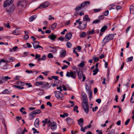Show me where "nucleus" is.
<instances>
[{"instance_id": "nucleus-1", "label": "nucleus", "mask_w": 134, "mask_h": 134, "mask_svg": "<svg viewBox=\"0 0 134 134\" xmlns=\"http://www.w3.org/2000/svg\"><path fill=\"white\" fill-rule=\"evenodd\" d=\"M114 34H110L106 36L102 41V43L105 45L109 41L113 40L114 37Z\"/></svg>"}, {"instance_id": "nucleus-2", "label": "nucleus", "mask_w": 134, "mask_h": 134, "mask_svg": "<svg viewBox=\"0 0 134 134\" xmlns=\"http://www.w3.org/2000/svg\"><path fill=\"white\" fill-rule=\"evenodd\" d=\"M83 103L82 104L83 109L85 113H88L89 111L87 98L83 99Z\"/></svg>"}, {"instance_id": "nucleus-3", "label": "nucleus", "mask_w": 134, "mask_h": 134, "mask_svg": "<svg viewBox=\"0 0 134 134\" xmlns=\"http://www.w3.org/2000/svg\"><path fill=\"white\" fill-rule=\"evenodd\" d=\"M47 125L48 127H51V129L53 131L55 130L57 127V125L56 122L54 121L51 122L50 120H48Z\"/></svg>"}, {"instance_id": "nucleus-4", "label": "nucleus", "mask_w": 134, "mask_h": 134, "mask_svg": "<svg viewBox=\"0 0 134 134\" xmlns=\"http://www.w3.org/2000/svg\"><path fill=\"white\" fill-rule=\"evenodd\" d=\"M66 76L68 77H71L72 78L75 79L76 76V72L75 71H67L66 72Z\"/></svg>"}, {"instance_id": "nucleus-5", "label": "nucleus", "mask_w": 134, "mask_h": 134, "mask_svg": "<svg viewBox=\"0 0 134 134\" xmlns=\"http://www.w3.org/2000/svg\"><path fill=\"white\" fill-rule=\"evenodd\" d=\"M55 96V97L58 99L60 100L63 99V96L61 92L56 91L54 92Z\"/></svg>"}, {"instance_id": "nucleus-6", "label": "nucleus", "mask_w": 134, "mask_h": 134, "mask_svg": "<svg viewBox=\"0 0 134 134\" xmlns=\"http://www.w3.org/2000/svg\"><path fill=\"white\" fill-rule=\"evenodd\" d=\"M86 22L82 21V24L79 25L78 28L80 30H83L86 28Z\"/></svg>"}, {"instance_id": "nucleus-7", "label": "nucleus", "mask_w": 134, "mask_h": 134, "mask_svg": "<svg viewBox=\"0 0 134 134\" xmlns=\"http://www.w3.org/2000/svg\"><path fill=\"white\" fill-rule=\"evenodd\" d=\"M39 44V42L38 41H35L33 42V47L35 49H36L39 48H41L42 49H43V48L42 47L38 45Z\"/></svg>"}, {"instance_id": "nucleus-8", "label": "nucleus", "mask_w": 134, "mask_h": 134, "mask_svg": "<svg viewBox=\"0 0 134 134\" xmlns=\"http://www.w3.org/2000/svg\"><path fill=\"white\" fill-rule=\"evenodd\" d=\"M13 1L14 0H6L4 2V7H5L9 6L10 4L12 3Z\"/></svg>"}, {"instance_id": "nucleus-9", "label": "nucleus", "mask_w": 134, "mask_h": 134, "mask_svg": "<svg viewBox=\"0 0 134 134\" xmlns=\"http://www.w3.org/2000/svg\"><path fill=\"white\" fill-rule=\"evenodd\" d=\"M76 71V72L78 74V76L79 78L80 79H81L83 75V72L82 70L79 69H77Z\"/></svg>"}, {"instance_id": "nucleus-10", "label": "nucleus", "mask_w": 134, "mask_h": 134, "mask_svg": "<svg viewBox=\"0 0 134 134\" xmlns=\"http://www.w3.org/2000/svg\"><path fill=\"white\" fill-rule=\"evenodd\" d=\"M49 4V3L48 2L43 3L40 5V6L38 7L41 9L47 7Z\"/></svg>"}, {"instance_id": "nucleus-11", "label": "nucleus", "mask_w": 134, "mask_h": 134, "mask_svg": "<svg viewBox=\"0 0 134 134\" xmlns=\"http://www.w3.org/2000/svg\"><path fill=\"white\" fill-rule=\"evenodd\" d=\"M41 112V111L39 109L36 110L30 114V115L32 117H34V115L37 114H40Z\"/></svg>"}, {"instance_id": "nucleus-12", "label": "nucleus", "mask_w": 134, "mask_h": 134, "mask_svg": "<svg viewBox=\"0 0 134 134\" xmlns=\"http://www.w3.org/2000/svg\"><path fill=\"white\" fill-rule=\"evenodd\" d=\"M66 121L69 125H71L74 124L73 120L69 117H68L66 118Z\"/></svg>"}, {"instance_id": "nucleus-13", "label": "nucleus", "mask_w": 134, "mask_h": 134, "mask_svg": "<svg viewBox=\"0 0 134 134\" xmlns=\"http://www.w3.org/2000/svg\"><path fill=\"white\" fill-rule=\"evenodd\" d=\"M90 19L89 18L88 16V15H85L84 16L83 18V20L82 21H84V22H85V21H86V23H87V22H90Z\"/></svg>"}, {"instance_id": "nucleus-14", "label": "nucleus", "mask_w": 134, "mask_h": 134, "mask_svg": "<svg viewBox=\"0 0 134 134\" xmlns=\"http://www.w3.org/2000/svg\"><path fill=\"white\" fill-rule=\"evenodd\" d=\"M72 36V34L70 33H68L66 34L65 36V39L66 41L69 40L71 38Z\"/></svg>"}, {"instance_id": "nucleus-15", "label": "nucleus", "mask_w": 134, "mask_h": 134, "mask_svg": "<svg viewBox=\"0 0 134 134\" xmlns=\"http://www.w3.org/2000/svg\"><path fill=\"white\" fill-rule=\"evenodd\" d=\"M78 123L79 125L80 126H82L83 124V120L82 118H80L79 119L77 120Z\"/></svg>"}, {"instance_id": "nucleus-16", "label": "nucleus", "mask_w": 134, "mask_h": 134, "mask_svg": "<svg viewBox=\"0 0 134 134\" xmlns=\"http://www.w3.org/2000/svg\"><path fill=\"white\" fill-rule=\"evenodd\" d=\"M66 55V51L65 50H63L61 51L60 56L61 58L64 57Z\"/></svg>"}, {"instance_id": "nucleus-17", "label": "nucleus", "mask_w": 134, "mask_h": 134, "mask_svg": "<svg viewBox=\"0 0 134 134\" xmlns=\"http://www.w3.org/2000/svg\"><path fill=\"white\" fill-rule=\"evenodd\" d=\"M11 91L7 89L4 90L2 92L3 94H9L11 93Z\"/></svg>"}, {"instance_id": "nucleus-18", "label": "nucleus", "mask_w": 134, "mask_h": 134, "mask_svg": "<svg viewBox=\"0 0 134 134\" xmlns=\"http://www.w3.org/2000/svg\"><path fill=\"white\" fill-rule=\"evenodd\" d=\"M90 2L88 1H85L81 4V6L82 8H83L87 5V4H89Z\"/></svg>"}, {"instance_id": "nucleus-19", "label": "nucleus", "mask_w": 134, "mask_h": 134, "mask_svg": "<svg viewBox=\"0 0 134 134\" xmlns=\"http://www.w3.org/2000/svg\"><path fill=\"white\" fill-rule=\"evenodd\" d=\"M12 33L14 35H19L21 34V32L18 29H16L13 31Z\"/></svg>"}, {"instance_id": "nucleus-20", "label": "nucleus", "mask_w": 134, "mask_h": 134, "mask_svg": "<svg viewBox=\"0 0 134 134\" xmlns=\"http://www.w3.org/2000/svg\"><path fill=\"white\" fill-rule=\"evenodd\" d=\"M48 37L51 40H54L56 38V36L53 34H52L51 35H50Z\"/></svg>"}, {"instance_id": "nucleus-21", "label": "nucleus", "mask_w": 134, "mask_h": 134, "mask_svg": "<svg viewBox=\"0 0 134 134\" xmlns=\"http://www.w3.org/2000/svg\"><path fill=\"white\" fill-rule=\"evenodd\" d=\"M51 85V84L47 83L46 84L44 85L43 86L46 89H47L50 88Z\"/></svg>"}, {"instance_id": "nucleus-22", "label": "nucleus", "mask_w": 134, "mask_h": 134, "mask_svg": "<svg viewBox=\"0 0 134 134\" xmlns=\"http://www.w3.org/2000/svg\"><path fill=\"white\" fill-rule=\"evenodd\" d=\"M46 59V56L45 55H43L42 56L41 58L40 57V58L38 59L37 61L38 62H39L41 60H44Z\"/></svg>"}, {"instance_id": "nucleus-23", "label": "nucleus", "mask_w": 134, "mask_h": 134, "mask_svg": "<svg viewBox=\"0 0 134 134\" xmlns=\"http://www.w3.org/2000/svg\"><path fill=\"white\" fill-rule=\"evenodd\" d=\"M108 27L106 26H103L100 30V32H105V30L107 29Z\"/></svg>"}, {"instance_id": "nucleus-24", "label": "nucleus", "mask_w": 134, "mask_h": 134, "mask_svg": "<svg viewBox=\"0 0 134 134\" xmlns=\"http://www.w3.org/2000/svg\"><path fill=\"white\" fill-rule=\"evenodd\" d=\"M130 13L132 14L134 13V6L133 5L130 6Z\"/></svg>"}, {"instance_id": "nucleus-25", "label": "nucleus", "mask_w": 134, "mask_h": 134, "mask_svg": "<svg viewBox=\"0 0 134 134\" xmlns=\"http://www.w3.org/2000/svg\"><path fill=\"white\" fill-rule=\"evenodd\" d=\"M85 62L84 61H82L78 65V66H79L81 68H83L85 66Z\"/></svg>"}, {"instance_id": "nucleus-26", "label": "nucleus", "mask_w": 134, "mask_h": 134, "mask_svg": "<svg viewBox=\"0 0 134 134\" xmlns=\"http://www.w3.org/2000/svg\"><path fill=\"white\" fill-rule=\"evenodd\" d=\"M36 17V15H34L31 16L29 19L30 21L31 22L33 21Z\"/></svg>"}, {"instance_id": "nucleus-27", "label": "nucleus", "mask_w": 134, "mask_h": 134, "mask_svg": "<svg viewBox=\"0 0 134 134\" xmlns=\"http://www.w3.org/2000/svg\"><path fill=\"white\" fill-rule=\"evenodd\" d=\"M86 36V34L85 32H82L80 35V37H85Z\"/></svg>"}, {"instance_id": "nucleus-28", "label": "nucleus", "mask_w": 134, "mask_h": 134, "mask_svg": "<svg viewBox=\"0 0 134 134\" xmlns=\"http://www.w3.org/2000/svg\"><path fill=\"white\" fill-rule=\"evenodd\" d=\"M98 71L99 70L98 68L95 69L93 71V75H96Z\"/></svg>"}, {"instance_id": "nucleus-29", "label": "nucleus", "mask_w": 134, "mask_h": 134, "mask_svg": "<svg viewBox=\"0 0 134 134\" xmlns=\"http://www.w3.org/2000/svg\"><path fill=\"white\" fill-rule=\"evenodd\" d=\"M89 98L90 99L92 97V91L90 89H88Z\"/></svg>"}, {"instance_id": "nucleus-30", "label": "nucleus", "mask_w": 134, "mask_h": 134, "mask_svg": "<svg viewBox=\"0 0 134 134\" xmlns=\"http://www.w3.org/2000/svg\"><path fill=\"white\" fill-rule=\"evenodd\" d=\"M81 95L83 99L87 98V96L86 93L84 92H82L81 93Z\"/></svg>"}, {"instance_id": "nucleus-31", "label": "nucleus", "mask_w": 134, "mask_h": 134, "mask_svg": "<svg viewBox=\"0 0 134 134\" xmlns=\"http://www.w3.org/2000/svg\"><path fill=\"white\" fill-rule=\"evenodd\" d=\"M43 82L42 81L38 82L36 83L35 85L36 86H38L40 85H42L43 84Z\"/></svg>"}, {"instance_id": "nucleus-32", "label": "nucleus", "mask_w": 134, "mask_h": 134, "mask_svg": "<svg viewBox=\"0 0 134 134\" xmlns=\"http://www.w3.org/2000/svg\"><path fill=\"white\" fill-rule=\"evenodd\" d=\"M94 32V29H92L91 31H87V34H93Z\"/></svg>"}, {"instance_id": "nucleus-33", "label": "nucleus", "mask_w": 134, "mask_h": 134, "mask_svg": "<svg viewBox=\"0 0 134 134\" xmlns=\"http://www.w3.org/2000/svg\"><path fill=\"white\" fill-rule=\"evenodd\" d=\"M82 8L81 5L80 6H77L76 7V8L75 9V10L77 11H78L80 10L81 8Z\"/></svg>"}, {"instance_id": "nucleus-34", "label": "nucleus", "mask_w": 134, "mask_h": 134, "mask_svg": "<svg viewBox=\"0 0 134 134\" xmlns=\"http://www.w3.org/2000/svg\"><path fill=\"white\" fill-rule=\"evenodd\" d=\"M100 22V21L99 19H96L92 23L93 24H98Z\"/></svg>"}, {"instance_id": "nucleus-35", "label": "nucleus", "mask_w": 134, "mask_h": 134, "mask_svg": "<svg viewBox=\"0 0 134 134\" xmlns=\"http://www.w3.org/2000/svg\"><path fill=\"white\" fill-rule=\"evenodd\" d=\"M76 22L77 23H78L79 25H80V24H82V21H81V19H79L78 20H76Z\"/></svg>"}, {"instance_id": "nucleus-36", "label": "nucleus", "mask_w": 134, "mask_h": 134, "mask_svg": "<svg viewBox=\"0 0 134 134\" xmlns=\"http://www.w3.org/2000/svg\"><path fill=\"white\" fill-rule=\"evenodd\" d=\"M78 108V107L76 105L75 107H74V111H76L77 113H78L79 112V110H77Z\"/></svg>"}, {"instance_id": "nucleus-37", "label": "nucleus", "mask_w": 134, "mask_h": 134, "mask_svg": "<svg viewBox=\"0 0 134 134\" xmlns=\"http://www.w3.org/2000/svg\"><path fill=\"white\" fill-rule=\"evenodd\" d=\"M133 57L132 56L128 58L127 59V62H128L132 61L133 59Z\"/></svg>"}, {"instance_id": "nucleus-38", "label": "nucleus", "mask_w": 134, "mask_h": 134, "mask_svg": "<svg viewBox=\"0 0 134 134\" xmlns=\"http://www.w3.org/2000/svg\"><path fill=\"white\" fill-rule=\"evenodd\" d=\"M66 46L70 48L72 46V44L70 42H67L66 43Z\"/></svg>"}, {"instance_id": "nucleus-39", "label": "nucleus", "mask_w": 134, "mask_h": 134, "mask_svg": "<svg viewBox=\"0 0 134 134\" xmlns=\"http://www.w3.org/2000/svg\"><path fill=\"white\" fill-rule=\"evenodd\" d=\"M41 78L42 80L43 79H44L43 77L41 75H40L36 79V81H38V79H39Z\"/></svg>"}, {"instance_id": "nucleus-40", "label": "nucleus", "mask_w": 134, "mask_h": 134, "mask_svg": "<svg viewBox=\"0 0 134 134\" xmlns=\"http://www.w3.org/2000/svg\"><path fill=\"white\" fill-rule=\"evenodd\" d=\"M47 57L48 58H51L53 57V55L52 53H49L48 54Z\"/></svg>"}, {"instance_id": "nucleus-41", "label": "nucleus", "mask_w": 134, "mask_h": 134, "mask_svg": "<svg viewBox=\"0 0 134 134\" xmlns=\"http://www.w3.org/2000/svg\"><path fill=\"white\" fill-rule=\"evenodd\" d=\"M39 120L38 119H36L35 121V124L37 125L38 126L39 124Z\"/></svg>"}, {"instance_id": "nucleus-42", "label": "nucleus", "mask_w": 134, "mask_h": 134, "mask_svg": "<svg viewBox=\"0 0 134 134\" xmlns=\"http://www.w3.org/2000/svg\"><path fill=\"white\" fill-rule=\"evenodd\" d=\"M5 82V80L4 79L3 77H2L0 79V83L2 84L4 83Z\"/></svg>"}, {"instance_id": "nucleus-43", "label": "nucleus", "mask_w": 134, "mask_h": 134, "mask_svg": "<svg viewBox=\"0 0 134 134\" xmlns=\"http://www.w3.org/2000/svg\"><path fill=\"white\" fill-rule=\"evenodd\" d=\"M32 130L34 131V133H39V132L38 131H37L36 129L35 128H32Z\"/></svg>"}, {"instance_id": "nucleus-44", "label": "nucleus", "mask_w": 134, "mask_h": 134, "mask_svg": "<svg viewBox=\"0 0 134 134\" xmlns=\"http://www.w3.org/2000/svg\"><path fill=\"white\" fill-rule=\"evenodd\" d=\"M101 10V9L100 8H99L98 9H93L94 11V12L96 13L99 12Z\"/></svg>"}, {"instance_id": "nucleus-45", "label": "nucleus", "mask_w": 134, "mask_h": 134, "mask_svg": "<svg viewBox=\"0 0 134 134\" xmlns=\"http://www.w3.org/2000/svg\"><path fill=\"white\" fill-rule=\"evenodd\" d=\"M4 79L5 80V81H7L8 79H10V78L8 76H6L4 77H3Z\"/></svg>"}, {"instance_id": "nucleus-46", "label": "nucleus", "mask_w": 134, "mask_h": 134, "mask_svg": "<svg viewBox=\"0 0 134 134\" xmlns=\"http://www.w3.org/2000/svg\"><path fill=\"white\" fill-rule=\"evenodd\" d=\"M48 121V119H46L44 120H42V123H44V124H46L47 123V124Z\"/></svg>"}, {"instance_id": "nucleus-47", "label": "nucleus", "mask_w": 134, "mask_h": 134, "mask_svg": "<svg viewBox=\"0 0 134 134\" xmlns=\"http://www.w3.org/2000/svg\"><path fill=\"white\" fill-rule=\"evenodd\" d=\"M14 87H15V88H19L20 89H22L24 88V87H20V86H15L14 85Z\"/></svg>"}, {"instance_id": "nucleus-48", "label": "nucleus", "mask_w": 134, "mask_h": 134, "mask_svg": "<svg viewBox=\"0 0 134 134\" xmlns=\"http://www.w3.org/2000/svg\"><path fill=\"white\" fill-rule=\"evenodd\" d=\"M17 84H18L19 85H22V86H23L24 85V83L23 82L21 81L18 82H17Z\"/></svg>"}, {"instance_id": "nucleus-49", "label": "nucleus", "mask_w": 134, "mask_h": 134, "mask_svg": "<svg viewBox=\"0 0 134 134\" xmlns=\"http://www.w3.org/2000/svg\"><path fill=\"white\" fill-rule=\"evenodd\" d=\"M98 107L97 106H96L94 108H92V110L93 112H94L96 110L98 109Z\"/></svg>"}, {"instance_id": "nucleus-50", "label": "nucleus", "mask_w": 134, "mask_h": 134, "mask_svg": "<svg viewBox=\"0 0 134 134\" xmlns=\"http://www.w3.org/2000/svg\"><path fill=\"white\" fill-rule=\"evenodd\" d=\"M4 26L9 28L10 27V26L9 25V23H7V24H4Z\"/></svg>"}, {"instance_id": "nucleus-51", "label": "nucleus", "mask_w": 134, "mask_h": 134, "mask_svg": "<svg viewBox=\"0 0 134 134\" xmlns=\"http://www.w3.org/2000/svg\"><path fill=\"white\" fill-rule=\"evenodd\" d=\"M35 59H37V58L38 59L40 58V57H41V55L39 54H35Z\"/></svg>"}, {"instance_id": "nucleus-52", "label": "nucleus", "mask_w": 134, "mask_h": 134, "mask_svg": "<svg viewBox=\"0 0 134 134\" xmlns=\"http://www.w3.org/2000/svg\"><path fill=\"white\" fill-rule=\"evenodd\" d=\"M52 52L53 53H55L56 52L57 50L55 48H53L51 50Z\"/></svg>"}, {"instance_id": "nucleus-53", "label": "nucleus", "mask_w": 134, "mask_h": 134, "mask_svg": "<svg viewBox=\"0 0 134 134\" xmlns=\"http://www.w3.org/2000/svg\"><path fill=\"white\" fill-rule=\"evenodd\" d=\"M57 25V24L56 23H54L52 24V27L53 29H54L56 28V26Z\"/></svg>"}, {"instance_id": "nucleus-54", "label": "nucleus", "mask_w": 134, "mask_h": 134, "mask_svg": "<svg viewBox=\"0 0 134 134\" xmlns=\"http://www.w3.org/2000/svg\"><path fill=\"white\" fill-rule=\"evenodd\" d=\"M130 119H128L125 122V125H128Z\"/></svg>"}, {"instance_id": "nucleus-55", "label": "nucleus", "mask_w": 134, "mask_h": 134, "mask_svg": "<svg viewBox=\"0 0 134 134\" xmlns=\"http://www.w3.org/2000/svg\"><path fill=\"white\" fill-rule=\"evenodd\" d=\"M54 17H52L51 15H49V18L48 19V20H54Z\"/></svg>"}, {"instance_id": "nucleus-56", "label": "nucleus", "mask_w": 134, "mask_h": 134, "mask_svg": "<svg viewBox=\"0 0 134 134\" xmlns=\"http://www.w3.org/2000/svg\"><path fill=\"white\" fill-rule=\"evenodd\" d=\"M52 78L53 79H55L56 80H57L58 79V77L57 76H52Z\"/></svg>"}, {"instance_id": "nucleus-57", "label": "nucleus", "mask_w": 134, "mask_h": 134, "mask_svg": "<svg viewBox=\"0 0 134 134\" xmlns=\"http://www.w3.org/2000/svg\"><path fill=\"white\" fill-rule=\"evenodd\" d=\"M47 104L48 105H49L50 107H52V105L51 103L50 102H48L47 103Z\"/></svg>"}, {"instance_id": "nucleus-58", "label": "nucleus", "mask_w": 134, "mask_h": 134, "mask_svg": "<svg viewBox=\"0 0 134 134\" xmlns=\"http://www.w3.org/2000/svg\"><path fill=\"white\" fill-rule=\"evenodd\" d=\"M96 101L99 104L101 102V100L100 99H96Z\"/></svg>"}, {"instance_id": "nucleus-59", "label": "nucleus", "mask_w": 134, "mask_h": 134, "mask_svg": "<svg viewBox=\"0 0 134 134\" xmlns=\"http://www.w3.org/2000/svg\"><path fill=\"white\" fill-rule=\"evenodd\" d=\"M104 16L103 15H102L99 17V18L100 20H102L104 18Z\"/></svg>"}, {"instance_id": "nucleus-60", "label": "nucleus", "mask_w": 134, "mask_h": 134, "mask_svg": "<svg viewBox=\"0 0 134 134\" xmlns=\"http://www.w3.org/2000/svg\"><path fill=\"white\" fill-rule=\"evenodd\" d=\"M0 62H1V63L2 62L5 63L6 64V63H7V61L6 60H4V59H0Z\"/></svg>"}, {"instance_id": "nucleus-61", "label": "nucleus", "mask_w": 134, "mask_h": 134, "mask_svg": "<svg viewBox=\"0 0 134 134\" xmlns=\"http://www.w3.org/2000/svg\"><path fill=\"white\" fill-rule=\"evenodd\" d=\"M104 14L105 16H107L109 14V11L107 10H105Z\"/></svg>"}, {"instance_id": "nucleus-62", "label": "nucleus", "mask_w": 134, "mask_h": 134, "mask_svg": "<svg viewBox=\"0 0 134 134\" xmlns=\"http://www.w3.org/2000/svg\"><path fill=\"white\" fill-rule=\"evenodd\" d=\"M118 96L117 95H116L115 96V98L114 99V100L116 101V102H118Z\"/></svg>"}, {"instance_id": "nucleus-63", "label": "nucleus", "mask_w": 134, "mask_h": 134, "mask_svg": "<svg viewBox=\"0 0 134 134\" xmlns=\"http://www.w3.org/2000/svg\"><path fill=\"white\" fill-rule=\"evenodd\" d=\"M59 39L61 41H64V38L62 36H61L59 37Z\"/></svg>"}, {"instance_id": "nucleus-64", "label": "nucleus", "mask_w": 134, "mask_h": 134, "mask_svg": "<svg viewBox=\"0 0 134 134\" xmlns=\"http://www.w3.org/2000/svg\"><path fill=\"white\" fill-rule=\"evenodd\" d=\"M121 7L119 5H117L116 6V10H118L121 9Z\"/></svg>"}]
</instances>
